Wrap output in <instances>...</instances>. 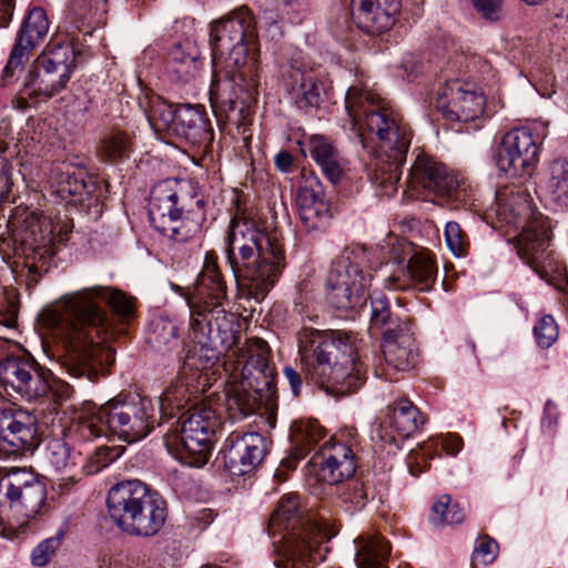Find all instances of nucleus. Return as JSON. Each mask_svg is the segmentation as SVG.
Listing matches in <instances>:
<instances>
[{"mask_svg":"<svg viewBox=\"0 0 568 568\" xmlns=\"http://www.w3.org/2000/svg\"><path fill=\"white\" fill-rule=\"evenodd\" d=\"M98 302L108 304L123 320L134 313L133 300L119 290L95 285L63 296L51 313V325L62 343L58 363L70 376L95 381L113 354L104 344L112 338V323Z\"/></svg>","mask_w":568,"mask_h":568,"instance_id":"f257e3e1","label":"nucleus"},{"mask_svg":"<svg viewBox=\"0 0 568 568\" xmlns=\"http://www.w3.org/2000/svg\"><path fill=\"white\" fill-rule=\"evenodd\" d=\"M199 322L207 325L200 332L189 321V336L202 341L212 339L224 351L223 367L229 378L225 410L232 420L254 414L264 400H268L275 386L274 368L270 364V347L258 337L242 341L240 321L227 312L204 313Z\"/></svg>","mask_w":568,"mask_h":568,"instance_id":"f03ea898","label":"nucleus"},{"mask_svg":"<svg viewBox=\"0 0 568 568\" xmlns=\"http://www.w3.org/2000/svg\"><path fill=\"white\" fill-rule=\"evenodd\" d=\"M210 45L217 72L213 79L210 102L216 115L239 114L256 101L258 94V32L253 12L242 6L211 22Z\"/></svg>","mask_w":568,"mask_h":568,"instance_id":"7ed1b4c3","label":"nucleus"},{"mask_svg":"<svg viewBox=\"0 0 568 568\" xmlns=\"http://www.w3.org/2000/svg\"><path fill=\"white\" fill-rule=\"evenodd\" d=\"M351 138L369 162L371 182L389 196L397 190L413 133L408 123L382 99L368 90L351 87L345 97Z\"/></svg>","mask_w":568,"mask_h":568,"instance_id":"20e7f679","label":"nucleus"},{"mask_svg":"<svg viewBox=\"0 0 568 568\" xmlns=\"http://www.w3.org/2000/svg\"><path fill=\"white\" fill-rule=\"evenodd\" d=\"M305 375L333 394L356 392L365 382V371L348 332L304 327L297 336Z\"/></svg>","mask_w":568,"mask_h":568,"instance_id":"39448f33","label":"nucleus"},{"mask_svg":"<svg viewBox=\"0 0 568 568\" xmlns=\"http://www.w3.org/2000/svg\"><path fill=\"white\" fill-rule=\"evenodd\" d=\"M268 534L280 536L274 541L277 568H314L328 551L324 542L333 532L323 517L304 511L296 495L280 499L268 521Z\"/></svg>","mask_w":568,"mask_h":568,"instance_id":"423d86ee","label":"nucleus"},{"mask_svg":"<svg viewBox=\"0 0 568 568\" xmlns=\"http://www.w3.org/2000/svg\"><path fill=\"white\" fill-rule=\"evenodd\" d=\"M226 257L236 278L247 281L250 294L264 300L284 266L283 244L276 233H267L247 221L232 220Z\"/></svg>","mask_w":568,"mask_h":568,"instance_id":"0eeeda50","label":"nucleus"},{"mask_svg":"<svg viewBox=\"0 0 568 568\" xmlns=\"http://www.w3.org/2000/svg\"><path fill=\"white\" fill-rule=\"evenodd\" d=\"M8 235H0L3 260L14 257L17 267L26 270L28 285L47 273L55 254L54 243L65 242L71 231L67 223H53L42 214L17 207L7 221Z\"/></svg>","mask_w":568,"mask_h":568,"instance_id":"6e6552de","label":"nucleus"},{"mask_svg":"<svg viewBox=\"0 0 568 568\" xmlns=\"http://www.w3.org/2000/svg\"><path fill=\"white\" fill-rule=\"evenodd\" d=\"M159 424L153 400L129 395L110 399L103 405L85 403L77 413L70 432L83 440L118 436L126 443L145 438Z\"/></svg>","mask_w":568,"mask_h":568,"instance_id":"1a4fd4ad","label":"nucleus"},{"mask_svg":"<svg viewBox=\"0 0 568 568\" xmlns=\"http://www.w3.org/2000/svg\"><path fill=\"white\" fill-rule=\"evenodd\" d=\"M106 505L114 525L133 537L156 536L168 518L165 500L139 479L123 480L112 486Z\"/></svg>","mask_w":568,"mask_h":568,"instance_id":"9d476101","label":"nucleus"},{"mask_svg":"<svg viewBox=\"0 0 568 568\" xmlns=\"http://www.w3.org/2000/svg\"><path fill=\"white\" fill-rule=\"evenodd\" d=\"M181 426L169 430L164 445L181 464L200 468L211 456L212 437L222 425L220 413L207 404L195 405L180 417Z\"/></svg>","mask_w":568,"mask_h":568,"instance_id":"9b49d317","label":"nucleus"},{"mask_svg":"<svg viewBox=\"0 0 568 568\" xmlns=\"http://www.w3.org/2000/svg\"><path fill=\"white\" fill-rule=\"evenodd\" d=\"M75 68V50L69 42L51 40L24 78V92L43 101L61 92Z\"/></svg>","mask_w":568,"mask_h":568,"instance_id":"f8f14e48","label":"nucleus"},{"mask_svg":"<svg viewBox=\"0 0 568 568\" xmlns=\"http://www.w3.org/2000/svg\"><path fill=\"white\" fill-rule=\"evenodd\" d=\"M364 254L362 248H345L333 260L326 285L328 302L336 310L352 311L364 303V293L372 281L361 266Z\"/></svg>","mask_w":568,"mask_h":568,"instance_id":"ddd939ff","label":"nucleus"},{"mask_svg":"<svg viewBox=\"0 0 568 568\" xmlns=\"http://www.w3.org/2000/svg\"><path fill=\"white\" fill-rule=\"evenodd\" d=\"M407 183L413 190H423L456 206L466 205L470 200V190L465 181L445 164L423 152L416 155Z\"/></svg>","mask_w":568,"mask_h":568,"instance_id":"4468645a","label":"nucleus"},{"mask_svg":"<svg viewBox=\"0 0 568 568\" xmlns=\"http://www.w3.org/2000/svg\"><path fill=\"white\" fill-rule=\"evenodd\" d=\"M189 307L192 325L200 332L207 325L199 322L197 316L204 313H222V307L227 305V286L219 270L216 256L206 253L203 267L192 287H187L182 294Z\"/></svg>","mask_w":568,"mask_h":568,"instance_id":"2eb2a0df","label":"nucleus"},{"mask_svg":"<svg viewBox=\"0 0 568 568\" xmlns=\"http://www.w3.org/2000/svg\"><path fill=\"white\" fill-rule=\"evenodd\" d=\"M50 369L43 368L28 353L10 355L0 361V384L9 396L36 400L49 394Z\"/></svg>","mask_w":568,"mask_h":568,"instance_id":"dca6fc26","label":"nucleus"},{"mask_svg":"<svg viewBox=\"0 0 568 568\" xmlns=\"http://www.w3.org/2000/svg\"><path fill=\"white\" fill-rule=\"evenodd\" d=\"M519 229L521 232L516 244L518 256L541 277L547 278L550 272L557 273L559 282L554 284L565 292L568 288V278L565 268L554 261L552 253L548 250L550 237L546 219L534 220Z\"/></svg>","mask_w":568,"mask_h":568,"instance_id":"f3484780","label":"nucleus"},{"mask_svg":"<svg viewBox=\"0 0 568 568\" xmlns=\"http://www.w3.org/2000/svg\"><path fill=\"white\" fill-rule=\"evenodd\" d=\"M539 144V135L528 126L508 131L496 151L497 168L509 176L530 174L538 162Z\"/></svg>","mask_w":568,"mask_h":568,"instance_id":"a211bd4d","label":"nucleus"},{"mask_svg":"<svg viewBox=\"0 0 568 568\" xmlns=\"http://www.w3.org/2000/svg\"><path fill=\"white\" fill-rule=\"evenodd\" d=\"M403 256L394 251L390 261L402 265L409 255L406 266L394 271L384 278V285L388 290H407L414 287L420 292L433 290L438 275V267L434 256L427 250L413 251L408 243L402 244Z\"/></svg>","mask_w":568,"mask_h":568,"instance_id":"6ab92c4d","label":"nucleus"},{"mask_svg":"<svg viewBox=\"0 0 568 568\" xmlns=\"http://www.w3.org/2000/svg\"><path fill=\"white\" fill-rule=\"evenodd\" d=\"M397 328L383 332L382 354L374 364L375 374L386 379L390 372H406L414 367L417 353L412 323H398Z\"/></svg>","mask_w":568,"mask_h":568,"instance_id":"aec40b11","label":"nucleus"},{"mask_svg":"<svg viewBox=\"0 0 568 568\" xmlns=\"http://www.w3.org/2000/svg\"><path fill=\"white\" fill-rule=\"evenodd\" d=\"M49 26L48 16L42 8L33 7L28 11L2 71L1 83L3 87L11 84L17 79V71L21 70L23 62L29 59L32 50L45 39Z\"/></svg>","mask_w":568,"mask_h":568,"instance_id":"412c9836","label":"nucleus"},{"mask_svg":"<svg viewBox=\"0 0 568 568\" xmlns=\"http://www.w3.org/2000/svg\"><path fill=\"white\" fill-rule=\"evenodd\" d=\"M267 452L268 443L255 432L231 433L221 449L224 465L233 476H242L254 470Z\"/></svg>","mask_w":568,"mask_h":568,"instance_id":"4be33fe9","label":"nucleus"},{"mask_svg":"<svg viewBox=\"0 0 568 568\" xmlns=\"http://www.w3.org/2000/svg\"><path fill=\"white\" fill-rule=\"evenodd\" d=\"M37 417L21 408L0 410V449L6 454L32 452L39 445Z\"/></svg>","mask_w":568,"mask_h":568,"instance_id":"5701e85b","label":"nucleus"},{"mask_svg":"<svg viewBox=\"0 0 568 568\" xmlns=\"http://www.w3.org/2000/svg\"><path fill=\"white\" fill-rule=\"evenodd\" d=\"M10 507L26 518H33L45 501L44 485L27 469L12 468L0 483Z\"/></svg>","mask_w":568,"mask_h":568,"instance_id":"b1692460","label":"nucleus"},{"mask_svg":"<svg viewBox=\"0 0 568 568\" xmlns=\"http://www.w3.org/2000/svg\"><path fill=\"white\" fill-rule=\"evenodd\" d=\"M283 84L295 105L306 113L317 110L325 92L318 68L292 63L284 69Z\"/></svg>","mask_w":568,"mask_h":568,"instance_id":"393cba45","label":"nucleus"},{"mask_svg":"<svg viewBox=\"0 0 568 568\" xmlns=\"http://www.w3.org/2000/svg\"><path fill=\"white\" fill-rule=\"evenodd\" d=\"M387 409V415L373 430L372 438L399 448V442L413 435L424 424V418L407 398L395 400Z\"/></svg>","mask_w":568,"mask_h":568,"instance_id":"a878e982","label":"nucleus"},{"mask_svg":"<svg viewBox=\"0 0 568 568\" xmlns=\"http://www.w3.org/2000/svg\"><path fill=\"white\" fill-rule=\"evenodd\" d=\"M499 221L519 229L541 220L537 214L527 189L523 185L510 184L500 187L495 194V204L491 207Z\"/></svg>","mask_w":568,"mask_h":568,"instance_id":"bb28decb","label":"nucleus"},{"mask_svg":"<svg viewBox=\"0 0 568 568\" xmlns=\"http://www.w3.org/2000/svg\"><path fill=\"white\" fill-rule=\"evenodd\" d=\"M400 8V0H352V16L356 26L373 37L393 28Z\"/></svg>","mask_w":568,"mask_h":568,"instance_id":"cd10ccee","label":"nucleus"},{"mask_svg":"<svg viewBox=\"0 0 568 568\" xmlns=\"http://www.w3.org/2000/svg\"><path fill=\"white\" fill-rule=\"evenodd\" d=\"M179 183L174 180L158 182L150 192L149 217L156 230H165L172 216H178L193 200L186 194L181 195L178 190Z\"/></svg>","mask_w":568,"mask_h":568,"instance_id":"c85d7f7f","label":"nucleus"},{"mask_svg":"<svg viewBox=\"0 0 568 568\" xmlns=\"http://www.w3.org/2000/svg\"><path fill=\"white\" fill-rule=\"evenodd\" d=\"M312 464L317 467L318 479L329 485L342 483L353 476L356 469L355 455L349 446L337 443L325 444L312 457Z\"/></svg>","mask_w":568,"mask_h":568,"instance_id":"c756f323","label":"nucleus"},{"mask_svg":"<svg viewBox=\"0 0 568 568\" xmlns=\"http://www.w3.org/2000/svg\"><path fill=\"white\" fill-rule=\"evenodd\" d=\"M306 149L323 175L332 184L343 181L349 171V163L327 138L317 134L310 136L306 141Z\"/></svg>","mask_w":568,"mask_h":568,"instance_id":"7c9ffc66","label":"nucleus"},{"mask_svg":"<svg viewBox=\"0 0 568 568\" xmlns=\"http://www.w3.org/2000/svg\"><path fill=\"white\" fill-rule=\"evenodd\" d=\"M439 95L442 100H446L447 106L458 108V111H452V113L459 120H473L483 113L484 95L469 84L458 80L450 81L443 88Z\"/></svg>","mask_w":568,"mask_h":568,"instance_id":"2f4dec72","label":"nucleus"},{"mask_svg":"<svg viewBox=\"0 0 568 568\" xmlns=\"http://www.w3.org/2000/svg\"><path fill=\"white\" fill-rule=\"evenodd\" d=\"M43 460L55 473L67 475L72 483L79 480V467L83 468L85 462L82 453L75 450L64 437L48 440Z\"/></svg>","mask_w":568,"mask_h":568,"instance_id":"473e14b6","label":"nucleus"},{"mask_svg":"<svg viewBox=\"0 0 568 568\" xmlns=\"http://www.w3.org/2000/svg\"><path fill=\"white\" fill-rule=\"evenodd\" d=\"M204 201L202 199L190 200L187 206L178 216H172L170 225L165 230H158L164 236L184 243L195 237L202 230L205 221Z\"/></svg>","mask_w":568,"mask_h":568,"instance_id":"72a5a7b5","label":"nucleus"},{"mask_svg":"<svg viewBox=\"0 0 568 568\" xmlns=\"http://www.w3.org/2000/svg\"><path fill=\"white\" fill-rule=\"evenodd\" d=\"M172 133L193 144L210 142L213 138L209 120L200 109L190 104L176 106Z\"/></svg>","mask_w":568,"mask_h":568,"instance_id":"f704fd0d","label":"nucleus"},{"mask_svg":"<svg viewBox=\"0 0 568 568\" xmlns=\"http://www.w3.org/2000/svg\"><path fill=\"white\" fill-rule=\"evenodd\" d=\"M298 214L304 229L308 232L320 230L329 217V207L322 192L308 186L297 195Z\"/></svg>","mask_w":568,"mask_h":568,"instance_id":"c9c22d12","label":"nucleus"},{"mask_svg":"<svg viewBox=\"0 0 568 568\" xmlns=\"http://www.w3.org/2000/svg\"><path fill=\"white\" fill-rule=\"evenodd\" d=\"M324 436V428L315 419L295 423L292 433L294 447L290 458L283 462L284 466L295 468L296 463L303 459Z\"/></svg>","mask_w":568,"mask_h":568,"instance_id":"e433bc0d","label":"nucleus"},{"mask_svg":"<svg viewBox=\"0 0 568 568\" xmlns=\"http://www.w3.org/2000/svg\"><path fill=\"white\" fill-rule=\"evenodd\" d=\"M95 189V184L87 181L82 172H64L52 184V194L65 204L77 205L90 197Z\"/></svg>","mask_w":568,"mask_h":568,"instance_id":"4c0bfd02","label":"nucleus"},{"mask_svg":"<svg viewBox=\"0 0 568 568\" xmlns=\"http://www.w3.org/2000/svg\"><path fill=\"white\" fill-rule=\"evenodd\" d=\"M194 345L189 349L183 366L181 377H186L192 372L191 378L194 379L203 371L212 367L224 351L217 349V345L212 339L202 341L200 337H190Z\"/></svg>","mask_w":568,"mask_h":568,"instance_id":"58836bf2","label":"nucleus"},{"mask_svg":"<svg viewBox=\"0 0 568 568\" xmlns=\"http://www.w3.org/2000/svg\"><path fill=\"white\" fill-rule=\"evenodd\" d=\"M168 73L178 82H189L199 71V51L191 43H178L169 53Z\"/></svg>","mask_w":568,"mask_h":568,"instance_id":"ea45409f","label":"nucleus"},{"mask_svg":"<svg viewBox=\"0 0 568 568\" xmlns=\"http://www.w3.org/2000/svg\"><path fill=\"white\" fill-rule=\"evenodd\" d=\"M148 344L159 353H170L180 346L179 327L166 315L155 316L148 325Z\"/></svg>","mask_w":568,"mask_h":568,"instance_id":"a19ab883","label":"nucleus"},{"mask_svg":"<svg viewBox=\"0 0 568 568\" xmlns=\"http://www.w3.org/2000/svg\"><path fill=\"white\" fill-rule=\"evenodd\" d=\"M144 110L150 126L156 132H172L176 106L156 94H145L139 101Z\"/></svg>","mask_w":568,"mask_h":568,"instance_id":"79ce46f5","label":"nucleus"},{"mask_svg":"<svg viewBox=\"0 0 568 568\" xmlns=\"http://www.w3.org/2000/svg\"><path fill=\"white\" fill-rule=\"evenodd\" d=\"M356 565L358 568H383L390 554V546L384 537L362 536L356 540Z\"/></svg>","mask_w":568,"mask_h":568,"instance_id":"37998d69","label":"nucleus"},{"mask_svg":"<svg viewBox=\"0 0 568 568\" xmlns=\"http://www.w3.org/2000/svg\"><path fill=\"white\" fill-rule=\"evenodd\" d=\"M542 183L552 201L568 205V159L552 160L544 172Z\"/></svg>","mask_w":568,"mask_h":568,"instance_id":"c03bdc74","label":"nucleus"},{"mask_svg":"<svg viewBox=\"0 0 568 568\" xmlns=\"http://www.w3.org/2000/svg\"><path fill=\"white\" fill-rule=\"evenodd\" d=\"M132 151V138L126 132L113 130L102 139L98 154L104 162H118L128 159Z\"/></svg>","mask_w":568,"mask_h":568,"instance_id":"a18cd8bd","label":"nucleus"},{"mask_svg":"<svg viewBox=\"0 0 568 568\" xmlns=\"http://www.w3.org/2000/svg\"><path fill=\"white\" fill-rule=\"evenodd\" d=\"M369 298L371 326L373 328L385 332L388 328L396 329L398 323H410L408 317H400L392 312L389 301L384 293L374 292L369 295Z\"/></svg>","mask_w":568,"mask_h":568,"instance_id":"49530a36","label":"nucleus"},{"mask_svg":"<svg viewBox=\"0 0 568 568\" xmlns=\"http://www.w3.org/2000/svg\"><path fill=\"white\" fill-rule=\"evenodd\" d=\"M430 520L436 526L458 525L465 519V508L459 504H452L449 495L440 496L432 507Z\"/></svg>","mask_w":568,"mask_h":568,"instance_id":"de8ad7c7","label":"nucleus"},{"mask_svg":"<svg viewBox=\"0 0 568 568\" xmlns=\"http://www.w3.org/2000/svg\"><path fill=\"white\" fill-rule=\"evenodd\" d=\"M341 506L349 515L363 510L369 500L368 487L355 479L347 483L339 494Z\"/></svg>","mask_w":568,"mask_h":568,"instance_id":"09e8293b","label":"nucleus"},{"mask_svg":"<svg viewBox=\"0 0 568 568\" xmlns=\"http://www.w3.org/2000/svg\"><path fill=\"white\" fill-rule=\"evenodd\" d=\"M186 377L180 376V382L175 385H171L168 387L160 397V410L163 413L172 414L174 409H182L189 398H186V394L189 393V382Z\"/></svg>","mask_w":568,"mask_h":568,"instance_id":"8fccbe9b","label":"nucleus"},{"mask_svg":"<svg viewBox=\"0 0 568 568\" xmlns=\"http://www.w3.org/2000/svg\"><path fill=\"white\" fill-rule=\"evenodd\" d=\"M444 236L448 250L455 257H465L468 255L470 242L459 223L455 221L447 222Z\"/></svg>","mask_w":568,"mask_h":568,"instance_id":"3c124183","label":"nucleus"},{"mask_svg":"<svg viewBox=\"0 0 568 568\" xmlns=\"http://www.w3.org/2000/svg\"><path fill=\"white\" fill-rule=\"evenodd\" d=\"M498 544L487 535L479 537L476 541L471 556V565L474 568L487 566L491 564L498 555Z\"/></svg>","mask_w":568,"mask_h":568,"instance_id":"603ef678","label":"nucleus"},{"mask_svg":"<svg viewBox=\"0 0 568 568\" xmlns=\"http://www.w3.org/2000/svg\"><path fill=\"white\" fill-rule=\"evenodd\" d=\"M558 325L554 317L544 315L534 327L537 344L542 348H549L558 338Z\"/></svg>","mask_w":568,"mask_h":568,"instance_id":"864d4df0","label":"nucleus"},{"mask_svg":"<svg viewBox=\"0 0 568 568\" xmlns=\"http://www.w3.org/2000/svg\"><path fill=\"white\" fill-rule=\"evenodd\" d=\"M60 544V535L41 541L31 552V562L37 567L45 566L54 556Z\"/></svg>","mask_w":568,"mask_h":568,"instance_id":"5fc2aeb1","label":"nucleus"},{"mask_svg":"<svg viewBox=\"0 0 568 568\" xmlns=\"http://www.w3.org/2000/svg\"><path fill=\"white\" fill-rule=\"evenodd\" d=\"M433 458L429 446L424 445L420 452H410L407 457L408 471L413 477H418L428 467V460Z\"/></svg>","mask_w":568,"mask_h":568,"instance_id":"6e6d98bb","label":"nucleus"},{"mask_svg":"<svg viewBox=\"0 0 568 568\" xmlns=\"http://www.w3.org/2000/svg\"><path fill=\"white\" fill-rule=\"evenodd\" d=\"M426 445L429 449L440 447L447 455L455 456L459 453L463 446V439L456 434H448L446 436H439L436 439L430 440Z\"/></svg>","mask_w":568,"mask_h":568,"instance_id":"4d7b16f0","label":"nucleus"},{"mask_svg":"<svg viewBox=\"0 0 568 568\" xmlns=\"http://www.w3.org/2000/svg\"><path fill=\"white\" fill-rule=\"evenodd\" d=\"M476 10L487 20L496 21L500 18L501 0H473Z\"/></svg>","mask_w":568,"mask_h":568,"instance_id":"13d9d810","label":"nucleus"},{"mask_svg":"<svg viewBox=\"0 0 568 568\" xmlns=\"http://www.w3.org/2000/svg\"><path fill=\"white\" fill-rule=\"evenodd\" d=\"M11 172L12 166L0 159V203L9 199L13 185Z\"/></svg>","mask_w":568,"mask_h":568,"instance_id":"bf43d9fd","label":"nucleus"},{"mask_svg":"<svg viewBox=\"0 0 568 568\" xmlns=\"http://www.w3.org/2000/svg\"><path fill=\"white\" fill-rule=\"evenodd\" d=\"M213 519H214L213 510L209 509V508H203V509L196 511L191 517L190 520H191V526L201 531V530L205 529L209 525H211Z\"/></svg>","mask_w":568,"mask_h":568,"instance_id":"052dcab7","label":"nucleus"},{"mask_svg":"<svg viewBox=\"0 0 568 568\" xmlns=\"http://www.w3.org/2000/svg\"><path fill=\"white\" fill-rule=\"evenodd\" d=\"M293 312L300 315L302 318L307 317L313 321L311 315V301L306 294L300 292L294 298Z\"/></svg>","mask_w":568,"mask_h":568,"instance_id":"680f3d73","label":"nucleus"},{"mask_svg":"<svg viewBox=\"0 0 568 568\" xmlns=\"http://www.w3.org/2000/svg\"><path fill=\"white\" fill-rule=\"evenodd\" d=\"M283 375L290 384L293 395L297 397L301 394L302 388V378L300 373L291 366H285L283 368Z\"/></svg>","mask_w":568,"mask_h":568,"instance_id":"e2e57ef3","label":"nucleus"},{"mask_svg":"<svg viewBox=\"0 0 568 568\" xmlns=\"http://www.w3.org/2000/svg\"><path fill=\"white\" fill-rule=\"evenodd\" d=\"M39 101H43V100L41 98L29 97V94L24 92V84H23L20 92L12 100V106L14 109L24 111V110L29 109L32 104L38 103Z\"/></svg>","mask_w":568,"mask_h":568,"instance_id":"0e129e2a","label":"nucleus"},{"mask_svg":"<svg viewBox=\"0 0 568 568\" xmlns=\"http://www.w3.org/2000/svg\"><path fill=\"white\" fill-rule=\"evenodd\" d=\"M50 392H52L58 399L64 400V399H68L71 397V395L73 393V388L67 383L57 382L51 376L49 393Z\"/></svg>","mask_w":568,"mask_h":568,"instance_id":"69168bd1","label":"nucleus"},{"mask_svg":"<svg viewBox=\"0 0 568 568\" xmlns=\"http://www.w3.org/2000/svg\"><path fill=\"white\" fill-rule=\"evenodd\" d=\"M14 0H0V28H7L12 20Z\"/></svg>","mask_w":568,"mask_h":568,"instance_id":"338daca9","label":"nucleus"},{"mask_svg":"<svg viewBox=\"0 0 568 568\" xmlns=\"http://www.w3.org/2000/svg\"><path fill=\"white\" fill-rule=\"evenodd\" d=\"M557 406L554 402L547 400L544 407V417L541 419V426L550 428L552 424L557 423Z\"/></svg>","mask_w":568,"mask_h":568,"instance_id":"774afa93","label":"nucleus"}]
</instances>
